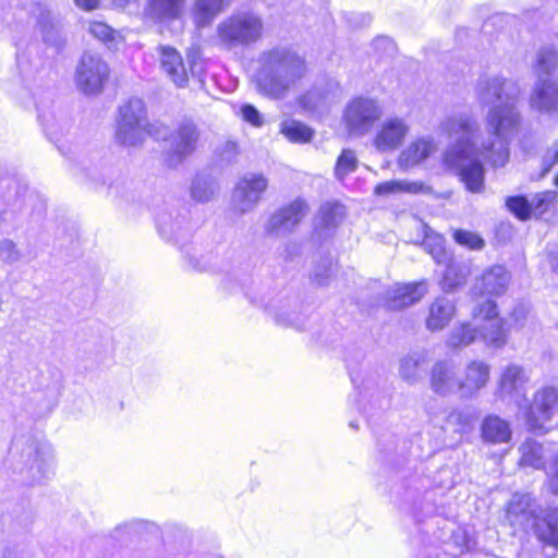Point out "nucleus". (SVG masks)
Wrapping results in <instances>:
<instances>
[{
	"mask_svg": "<svg viewBox=\"0 0 558 558\" xmlns=\"http://www.w3.org/2000/svg\"><path fill=\"white\" fill-rule=\"evenodd\" d=\"M519 86L500 74H484L477 80L475 97L480 106L488 107L485 116L487 137H482L477 119L466 110H452L440 121L441 134L453 140L444 160L458 172L468 191L480 193L484 187L481 158L493 167H504L510 156L509 145L518 135L521 114L517 108Z\"/></svg>",
	"mask_w": 558,
	"mask_h": 558,
	"instance_id": "obj_1",
	"label": "nucleus"
},
{
	"mask_svg": "<svg viewBox=\"0 0 558 558\" xmlns=\"http://www.w3.org/2000/svg\"><path fill=\"white\" fill-rule=\"evenodd\" d=\"M254 82L259 94L283 99L291 88L307 74L305 57L288 45L263 50L256 60Z\"/></svg>",
	"mask_w": 558,
	"mask_h": 558,
	"instance_id": "obj_2",
	"label": "nucleus"
},
{
	"mask_svg": "<svg viewBox=\"0 0 558 558\" xmlns=\"http://www.w3.org/2000/svg\"><path fill=\"white\" fill-rule=\"evenodd\" d=\"M378 448L384 459L392 463L400 473L404 488V508L411 512L414 521L420 523L424 518L438 514L434 490L436 482L425 475V464L422 461H411L403 456L397 457L395 436L387 437V447L384 439L379 440Z\"/></svg>",
	"mask_w": 558,
	"mask_h": 558,
	"instance_id": "obj_3",
	"label": "nucleus"
},
{
	"mask_svg": "<svg viewBox=\"0 0 558 558\" xmlns=\"http://www.w3.org/2000/svg\"><path fill=\"white\" fill-rule=\"evenodd\" d=\"M9 468L24 485L44 484L53 475V449L33 435L15 436L9 450Z\"/></svg>",
	"mask_w": 558,
	"mask_h": 558,
	"instance_id": "obj_4",
	"label": "nucleus"
},
{
	"mask_svg": "<svg viewBox=\"0 0 558 558\" xmlns=\"http://www.w3.org/2000/svg\"><path fill=\"white\" fill-rule=\"evenodd\" d=\"M162 125L149 123L145 104L140 98H131L119 108L116 140L126 147L141 145L147 135L159 138Z\"/></svg>",
	"mask_w": 558,
	"mask_h": 558,
	"instance_id": "obj_5",
	"label": "nucleus"
},
{
	"mask_svg": "<svg viewBox=\"0 0 558 558\" xmlns=\"http://www.w3.org/2000/svg\"><path fill=\"white\" fill-rule=\"evenodd\" d=\"M473 322L454 326L447 340L451 348L465 347L481 339L487 347L501 348L506 344L508 330L501 316H473Z\"/></svg>",
	"mask_w": 558,
	"mask_h": 558,
	"instance_id": "obj_6",
	"label": "nucleus"
},
{
	"mask_svg": "<svg viewBox=\"0 0 558 558\" xmlns=\"http://www.w3.org/2000/svg\"><path fill=\"white\" fill-rule=\"evenodd\" d=\"M263 19L253 11L233 13L217 26L218 41L228 50L253 45L263 37Z\"/></svg>",
	"mask_w": 558,
	"mask_h": 558,
	"instance_id": "obj_7",
	"label": "nucleus"
},
{
	"mask_svg": "<svg viewBox=\"0 0 558 558\" xmlns=\"http://www.w3.org/2000/svg\"><path fill=\"white\" fill-rule=\"evenodd\" d=\"M347 368L354 389L357 391L360 400H356L357 411L365 420L383 412L390 405V397L381 391L378 383L371 375L363 374L360 360L349 355L347 357Z\"/></svg>",
	"mask_w": 558,
	"mask_h": 558,
	"instance_id": "obj_8",
	"label": "nucleus"
},
{
	"mask_svg": "<svg viewBox=\"0 0 558 558\" xmlns=\"http://www.w3.org/2000/svg\"><path fill=\"white\" fill-rule=\"evenodd\" d=\"M166 133L162 126V133L158 140L168 142V148L163 153V161L168 167L175 168L195 151L201 132L192 119L184 118L178 122L168 137Z\"/></svg>",
	"mask_w": 558,
	"mask_h": 558,
	"instance_id": "obj_9",
	"label": "nucleus"
},
{
	"mask_svg": "<svg viewBox=\"0 0 558 558\" xmlns=\"http://www.w3.org/2000/svg\"><path fill=\"white\" fill-rule=\"evenodd\" d=\"M383 116L378 101L371 97H355L351 99L343 111V123L351 136H363Z\"/></svg>",
	"mask_w": 558,
	"mask_h": 558,
	"instance_id": "obj_10",
	"label": "nucleus"
},
{
	"mask_svg": "<svg viewBox=\"0 0 558 558\" xmlns=\"http://www.w3.org/2000/svg\"><path fill=\"white\" fill-rule=\"evenodd\" d=\"M558 412V389L545 386L538 389L533 401L524 410L526 428L536 435L547 433L546 423L550 422Z\"/></svg>",
	"mask_w": 558,
	"mask_h": 558,
	"instance_id": "obj_11",
	"label": "nucleus"
},
{
	"mask_svg": "<svg viewBox=\"0 0 558 558\" xmlns=\"http://www.w3.org/2000/svg\"><path fill=\"white\" fill-rule=\"evenodd\" d=\"M109 77L108 64L96 53L85 52L75 71L77 88L87 95L98 94L102 90Z\"/></svg>",
	"mask_w": 558,
	"mask_h": 558,
	"instance_id": "obj_12",
	"label": "nucleus"
},
{
	"mask_svg": "<svg viewBox=\"0 0 558 558\" xmlns=\"http://www.w3.org/2000/svg\"><path fill=\"white\" fill-rule=\"evenodd\" d=\"M268 187V179L263 173L247 172L236 182L232 203L241 214L253 210L262 201L264 193Z\"/></svg>",
	"mask_w": 558,
	"mask_h": 558,
	"instance_id": "obj_13",
	"label": "nucleus"
},
{
	"mask_svg": "<svg viewBox=\"0 0 558 558\" xmlns=\"http://www.w3.org/2000/svg\"><path fill=\"white\" fill-rule=\"evenodd\" d=\"M308 214V205L303 198H296L275 211L264 226L269 235L279 236L290 233Z\"/></svg>",
	"mask_w": 558,
	"mask_h": 558,
	"instance_id": "obj_14",
	"label": "nucleus"
},
{
	"mask_svg": "<svg viewBox=\"0 0 558 558\" xmlns=\"http://www.w3.org/2000/svg\"><path fill=\"white\" fill-rule=\"evenodd\" d=\"M529 381L524 368L520 365L511 364L507 366L500 376L498 383V395L500 398H509L521 407V400L525 397V385Z\"/></svg>",
	"mask_w": 558,
	"mask_h": 558,
	"instance_id": "obj_15",
	"label": "nucleus"
},
{
	"mask_svg": "<svg viewBox=\"0 0 558 558\" xmlns=\"http://www.w3.org/2000/svg\"><path fill=\"white\" fill-rule=\"evenodd\" d=\"M157 228L160 235L167 241L180 242L191 235L192 226L187 219L186 211L177 209L158 214Z\"/></svg>",
	"mask_w": 558,
	"mask_h": 558,
	"instance_id": "obj_16",
	"label": "nucleus"
},
{
	"mask_svg": "<svg viewBox=\"0 0 558 558\" xmlns=\"http://www.w3.org/2000/svg\"><path fill=\"white\" fill-rule=\"evenodd\" d=\"M338 87V84L331 81L316 84L300 97L299 104L305 112L322 114L335 101Z\"/></svg>",
	"mask_w": 558,
	"mask_h": 558,
	"instance_id": "obj_17",
	"label": "nucleus"
},
{
	"mask_svg": "<svg viewBox=\"0 0 558 558\" xmlns=\"http://www.w3.org/2000/svg\"><path fill=\"white\" fill-rule=\"evenodd\" d=\"M427 292L425 280L396 284L386 292V304L391 311H400L417 303Z\"/></svg>",
	"mask_w": 558,
	"mask_h": 558,
	"instance_id": "obj_18",
	"label": "nucleus"
},
{
	"mask_svg": "<svg viewBox=\"0 0 558 558\" xmlns=\"http://www.w3.org/2000/svg\"><path fill=\"white\" fill-rule=\"evenodd\" d=\"M409 132V125L401 118H389L378 128L374 146L379 151H390L398 148Z\"/></svg>",
	"mask_w": 558,
	"mask_h": 558,
	"instance_id": "obj_19",
	"label": "nucleus"
},
{
	"mask_svg": "<svg viewBox=\"0 0 558 558\" xmlns=\"http://www.w3.org/2000/svg\"><path fill=\"white\" fill-rule=\"evenodd\" d=\"M157 50L161 71L177 87H186L189 73L181 53L170 46H159Z\"/></svg>",
	"mask_w": 558,
	"mask_h": 558,
	"instance_id": "obj_20",
	"label": "nucleus"
},
{
	"mask_svg": "<svg viewBox=\"0 0 558 558\" xmlns=\"http://www.w3.org/2000/svg\"><path fill=\"white\" fill-rule=\"evenodd\" d=\"M461 379L457 377L456 366L450 361L435 363L430 372V387L440 396L460 393Z\"/></svg>",
	"mask_w": 558,
	"mask_h": 558,
	"instance_id": "obj_21",
	"label": "nucleus"
},
{
	"mask_svg": "<svg viewBox=\"0 0 558 558\" xmlns=\"http://www.w3.org/2000/svg\"><path fill=\"white\" fill-rule=\"evenodd\" d=\"M345 207L337 201L322 204L315 217V233L318 238L330 236L345 217Z\"/></svg>",
	"mask_w": 558,
	"mask_h": 558,
	"instance_id": "obj_22",
	"label": "nucleus"
},
{
	"mask_svg": "<svg viewBox=\"0 0 558 558\" xmlns=\"http://www.w3.org/2000/svg\"><path fill=\"white\" fill-rule=\"evenodd\" d=\"M511 280L510 272L502 265H494L486 269L475 286L481 296L504 294Z\"/></svg>",
	"mask_w": 558,
	"mask_h": 558,
	"instance_id": "obj_23",
	"label": "nucleus"
},
{
	"mask_svg": "<svg viewBox=\"0 0 558 558\" xmlns=\"http://www.w3.org/2000/svg\"><path fill=\"white\" fill-rule=\"evenodd\" d=\"M530 106L544 113L558 112V84L554 81L535 82L530 95Z\"/></svg>",
	"mask_w": 558,
	"mask_h": 558,
	"instance_id": "obj_24",
	"label": "nucleus"
},
{
	"mask_svg": "<svg viewBox=\"0 0 558 558\" xmlns=\"http://www.w3.org/2000/svg\"><path fill=\"white\" fill-rule=\"evenodd\" d=\"M490 367L482 361H472L465 368L464 379H461L460 396L471 398L484 388L489 379Z\"/></svg>",
	"mask_w": 558,
	"mask_h": 558,
	"instance_id": "obj_25",
	"label": "nucleus"
},
{
	"mask_svg": "<svg viewBox=\"0 0 558 558\" xmlns=\"http://www.w3.org/2000/svg\"><path fill=\"white\" fill-rule=\"evenodd\" d=\"M185 0H147L144 14L156 23L178 20L183 13Z\"/></svg>",
	"mask_w": 558,
	"mask_h": 558,
	"instance_id": "obj_26",
	"label": "nucleus"
},
{
	"mask_svg": "<svg viewBox=\"0 0 558 558\" xmlns=\"http://www.w3.org/2000/svg\"><path fill=\"white\" fill-rule=\"evenodd\" d=\"M426 354L412 351L400 360L399 375L409 385L417 384L426 374Z\"/></svg>",
	"mask_w": 558,
	"mask_h": 558,
	"instance_id": "obj_27",
	"label": "nucleus"
},
{
	"mask_svg": "<svg viewBox=\"0 0 558 558\" xmlns=\"http://www.w3.org/2000/svg\"><path fill=\"white\" fill-rule=\"evenodd\" d=\"M435 143L432 138H418L412 142L402 150L398 158V165L401 169L408 170L425 160L434 150Z\"/></svg>",
	"mask_w": 558,
	"mask_h": 558,
	"instance_id": "obj_28",
	"label": "nucleus"
},
{
	"mask_svg": "<svg viewBox=\"0 0 558 558\" xmlns=\"http://www.w3.org/2000/svg\"><path fill=\"white\" fill-rule=\"evenodd\" d=\"M532 68L537 76L536 82L553 81L550 76L558 71V50L551 46L542 47Z\"/></svg>",
	"mask_w": 558,
	"mask_h": 558,
	"instance_id": "obj_29",
	"label": "nucleus"
},
{
	"mask_svg": "<svg viewBox=\"0 0 558 558\" xmlns=\"http://www.w3.org/2000/svg\"><path fill=\"white\" fill-rule=\"evenodd\" d=\"M274 325L283 329H293L298 332H310L312 337L320 339L319 320L317 316H272Z\"/></svg>",
	"mask_w": 558,
	"mask_h": 558,
	"instance_id": "obj_30",
	"label": "nucleus"
},
{
	"mask_svg": "<svg viewBox=\"0 0 558 558\" xmlns=\"http://www.w3.org/2000/svg\"><path fill=\"white\" fill-rule=\"evenodd\" d=\"M482 437L493 444L508 442L511 438V428L507 421L497 415H487L481 426Z\"/></svg>",
	"mask_w": 558,
	"mask_h": 558,
	"instance_id": "obj_31",
	"label": "nucleus"
},
{
	"mask_svg": "<svg viewBox=\"0 0 558 558\" xmlns=\"http://www.w3.org/2000/svg\"><path fill=\"white\" fill-rule=\"evenodd\" d=\"M155 524L141 519H133L117 525L110 533V537L116 542H126L141 535L143 532L150 531Z\"/></svg>",
	"mask_w": 558,
	"mask_h": 558,
	"instance_id": "obj_32",
	"label": "nucleus"
},
{
	"mask_svg": "<svg viewBox=\"0 0 558 558\" xmlns=\"http://www.w3.org/2000/svg\"><path fill=\"white\" fill-rule=\"evenodd\" d=\"M535 533L545 545L558 549V509L547 512L544 520L536 525Z\"/></svg>",
	"mask_w": 558,
	"mask_h": 558,
	"instance_id": "obj_33",
	"label": "nucleus"
},
{
	"mask_svg": "<svg viewBox=\"0 0 558 558\" xmlns=\"http://www.w3.org/2000/svg\"><path fill=\"white\" fill-rule=\"evenodd\" d=\"M38 120L43 125L46 136L54 144L68 132V123L65 121L61 122L53 111H45L38 107Z\"/></svg>",
	"mask_w": 558,
	"mask_h": 558,
	"instance_id": "obj_34",
	"label": "nucleus"
},
{
	"mask_svg": "<svg viewBox=\"0 0 558 558\" xmlns=\"http://www.w3.org/2000/svg\"><path fill=\"white\" fill-rule=\"evenodd\" d=\"M447 268L444 272L441 286L446 291L454 290L456 288L465 283L470 275V268L466 264L457 263L450 258L447 262Z\"/></svg>",
	"mask_w": 558,
	"mask_h": 558,
	"instance_id": "obj_35",
	"label": "nucleus"
},
{
	"mask_svg": "<svg viewBox=\"0 0 558 558\" xmlns=\"http://www.w3.org/2000/svg\"><path fill=\"white\" fill-rule=\"evenodd\" d=\"M280 132L292 143L305 144L312 141L314 130L306 124L288 119L280 123Z\"/></svg>",
	"mask_w": 558,
	"mask_h": 558,
	"instance_id": "obj_36",
	"label": "nucleus"
},
{
	"mask_svg": "<svg viewBox=\"0 0 558 558\" xmlns=\"http://www.w3.org/2000/svg\"><path fill=\"white\" fill-rule=\"evenodd\" d=\"M216 180L205 173H198L191 185V195L197 202H208L217 192Z\"/></svg>",
	"mask_w": 558,
	"mask_h": 558,
	"instance_id": "obj_37",
	"label": "nucleus"
},
{
	"mask_svg": "<svg viewBox=\"0 0 558 558\" xmlns=\"http://www.w3.org/2000/svg\"><path fill=\"white\" fill-rule=\"evenodd\" d=\"M226 0H197L195 4V22L198 27H205L223 10Z\"/></svg>",
	"mask_w": 558,
	"mask_h": 558,
	"instance_id": "obj_38",
	"label": "nucleus"
},
{
	"mask_svg": "<svg viewBox=\"0 0 558 558\" xmlns=\"http://www.w3.org/2000/svg\"><path fill=\"white\" fill-rule=\"evenodd\" d=\"M521 465L541 469L543 466V447L534 439H526L520 447Z\"/></svg>",
	"mask_w": 558,
	"mask_h": 558,
	"instance_id": "obj_39",
	"label": "nucleus"
},
{
	"mask_svg": "<svg viewBox=\"0 0 558 558\" xmlns=\"http://www.w3.org/2000/svg\"><path fill=\"white\" fill-rule=\"evenodd\" d=\"M422 245L438 265L447 264L451 258V255L445 248V240L440 235L426 234Z\"/></svg>",
	"mask_w": 558,
	"mask_h": 558,
	"instance_id": "obj_40",
	"label": "nucleus"
},
{
	"mask_svg": "<svg viewBox=\"0 0 558 558\" xmlns=\"http://www.w3.org/2000/svg\"><path fill=\"white\" fill-rule=\"evenodd\" d=\"M357 157L354 150L343 149L335 166V175L339 181L344 179L357 168Z\"/></svg>",
	"mask_w": 558,
	"mask_h": 558,
	"instance_id": "obj_41",
	"label": "nucleus"
},
{
	"mask_svg": "<svg viewBox=\"0 0 558 558\" xmlns=\"http://www.w3.org/2000/svg\"><path fill=\"white\" fill-rule=\"evenodd\" d=\"M530 497L513 495L507 507V518L512 522L529 519Z\"/></svg>",
	"mask_w": 558,
	"mask_h": 558,
	"instance_id": "obj_42",
	"label": "nucleus"
},
{
	"mask_svg": "<svg viewBox=\"0 0 558 558\" xmlns=\"http://www.w3.org/2000/svg\"><path fill=\"white\" fill-rule=\"evenodd\" d=\"M441 428L456 434H463L471 428V418L463 411L453 410L446 415L445 425Z\"/></svg>",
	"mask_w": 558,
	"mask_h": 558,
	"instance_id": "obj_43",
	"label": "nucleus"
},
{
	"mask_svg": "<svg viewBox=\"0 0 558 558\" xmlns=\"http://www.w3.org/2000/svg\"><path fill=\"white\" fill-rule=\"evenodd\" d=\"M508 209L519 219L525 220L530 217L531 205L523 196H512L507 199Z\"/></svg>",
	"mask_w": 558,
	"mask_h": 558,
	"instance_id": "obj_44",
	"label": "nucleus"
},
{
	"mask_svg": "<svg viewBox=\"0 0 558 558\" xmlns=\"http://www.w3.org/2000/svg\"><path fill=\"white\" fill-rule=\"evenodd\" d=\"M453 238L460 245L472 250H481L484 246V240L476 233L470 231L456 230Z\"/></svg>",
	"mask_w": 558,
	"mask_h": 558,
	"instance_id": "obj_45",
	"label": "nucleus"
},
{
	"mask_svg": "<svg viewBox=\"0 0 558 558\" xmlns=\"http://www.w3.org/2000/svg\"><path fill=\"white\" fill-rule=\"evenodd\" d=\"M22 254L12 240H0V259L8 264H14L20 262Z\"/></svg>",
	"mask_w": 558,
	"mask_h": 558,
	"instance_id": "obj_46",
	"label": "nucleus"
},
{
	"mask_svg": "<svg viewBox=\"0 0 558 558\" xmlns=\"http://www.w3.org/2000/svg\"><path fill=\"white\" fill-rule=\"evenodd\" d=\"M90 34L104 43H111L114 40L116 32L102 22H93L89 25Z\"/></svg>",
	"mask_w": 558,
	"mask_h": 558,
	"instance_id": "obj_47",
	"label": "nucleus"
},
{
	"mask_svg": "<svg viewBox=\"0 0 558 558\" xmlns=\"http://www.w3.org/2000/svg\"><path fill=\"white\" fill-rule=\"evenodd\" d=\"M336 266L331 260L327 259L323 265L316 267L314 271V280L319 286H327L330 277L333 275Z\"/></svg>",
	"mask_w": 558,
	"mask_h": 558,
	"instance_id": "obj_48",
	"label": "nucleus"
},
{
	"mask_svg": "<svg viewBox=\"0 0 558 558\" xmlns=\"http://www.w3.org/2000/svg\"><path fill=\"white\" fill-rule=\"evenodd\" d=\"M556 163H558V141L553 143L542 157L543 174L548 173Z\"/></svg>",
	"mask_w": 558,
	"mask_h": 558,
	"instance_id": "obj_49",
	"label": "nucleus"
},
{
	"mask_svg": "<svg viewBox=\"0 0 558 558\" xmlns=\"http://www.w3.org/2000/svg\"><path fill=\"white\" fill-rule=\"evenodd\" d=\"M241 114L246 122H250L254 126H260L263 124L260 113L253 105H243L241 108Z\"/></svg>",
	"mask_w": 558,
	"mask_h": 558,
	"instance_id": "obj_50",
	"label": "nucleus"
},
{
	"mask_svg": "<svg viewBox=\"0 0 558 558\" xmlns=\"http://www.w3.org/2000/svg\"><path fill=\"white\" fill-rule=\"evenodd\" d=\"M549 488L554 495H558V452L553 457L547 471Z\"/></svg>",
	"mask_w": 558,
	"mask_h": 558,
	"instance_id": "obj_51",
	"label": "nucleus"
},
{
	"mask_svg": "<svg viewBox=\"0 0 558 558\" xmlns=\"http://www.w3.org/2000/svg\"><path fill=\"white\" fill-rule=\"evenodd\" d=\"M402 187L403 181H387L376 185L375 193L377 195H388L401 192Z\"/></svg>",
	"mask_w": 558,
	"mask_h": 558,
	"instance_id": "obj_52",
	"label": "nucleus"
},
{
	"mask_svg": "<svg viewBox=\"0 0 558 558\" xmlns=\"http://www.w3.org/2000/svg\"><path fill=\"white\" fill-rule=\"evenodd\" d=\"M451 316H427L426 327L430 331H438L444 329L450 320Z\"/></svg>",
	"mask_w": 558,
	"mask_h": 558,
	"instance_id": "obj_53",
	"label": "nucleus"
},
{
	"mask_svg": "<svg viewBox=\"0 0 558 558\" xmlns=\"http://www.w3.org/2000/svg\"><path fill=\"white\" fill-rule=\"evenodd\" d=\"M373 46L376 50L383 49V53H386V54H392L395 52L393 41L389 37H386V36L377 37L374 40Z\"/></svg>",
	"mask_w": 558,
	"mask_h": 558,
	"instance_id": "obj_54",
	"label": "nucleus"
},
{
	"mask_svg": "<svg viewBox=\"0 0 558 558\" xmlns=\"http://www.w3.org/2000/svg\"><path fill=\"white\" fill-rule=\"evenodd\" d=\"M451 306L446 298L437 299L430 306L429 314H451Z\"/></svg>",
	"mask_w": 558,
	"mask_h": 558,
	"instance_id": "obj_55",
	"label": "nucleus"
},
{
	"mask_svg": "<svg viewBox=\"0 0 558 558\" xmlns=\"http://www.w3.org/2000/svg\"><path fill=\"white\" fill-rule=\"evenodd\" d=\"M185 258H186L189 266L193 270L205 271L208 268L207 262H204L201 258H197L195 254H191L190 252H186Z\"/></svg>",
	"mask_w": 558,
	"mask_h": 558,
	"instance_id": "obj_56",
	"label": "nucleus"
},
{
	"mask_svg": "<svg viewBox=\"0 0 558 558\" xmlns=\"http://www.w3.org/2000/svg\"><path fill=\"white\" fill-rule=\"evenodd\" d=\"M477 307H478V310L475 314H486V315L498 314L496 312L497 305H496L495 301H493L490 299H485L482 302H478Z\"/></svg>",
	"mask_w": 558,
	"mask_h": 558,
	"instance_id": "obj_57",
	"label": "nucleus"
},
{
	"mask_svg": "<svg viewBox=\"0 0 558 558\" xmlns=\"http://www.w3.org/2000/svg\"><path fill=\"white\" fill-rule=\"evenodd\" d=\"M190 72L193 76H201L203 72V62L197 53L189 56Z\"/></svg>",
	"mask_w": 558,
	"mask_h": 558,
	"instance_id": "obj_58",
	"label": "nucleus"
},
{
	"mask_svg": "<svg viewBox=\"0 0 558 558\" xmlns=\"http://www.w3.org/2000/svg\"><path fill=\"white\" fill-rule=\"evenodd\" d=\"M553 199H554V194L551 192L543 193L542 195L537 196L536 207L539 210H546L547 204L550 203Z\"/></svg>",
	"mask_w": 558,
	"mask_h": 558,
	"instance_id": "obj_59",
	"label": "nucleus"
},
{
	"mask_svg": "<svg viewBox=\"0 0 558 558\" xmlns=\"http://www.w3.org/2000/svg\"><path fill=\"white\" fill-rule=\"evenodd\" d=\"M75 4L85 10V11H92L98 8L99 0H74Z\"/></svg>",
	"mask_w": 558,
	"mask_h": 558,
	"instance_id": "obj_60",
	"label": "nucleus"
},
{
	"mask_svg": "<svg viewBox=\"0 0 558 558\" xmlns=\"http://www.w3.org/2000/svg\"><path fill=\"white\" fill-rule=\"evenodd\" d=\"M423 183L421 182H407L403 181V187L401 192L418 193L423 190Z\"/></svg>",
	"mask_w": 558,
	"mask_h": 558,
	"instance_id": "obj_61",
	"label": "nucleus"
},
{
	"mask_svg": "<svg viewBox=\"0 0 558 558\" xmlns=\"http://www.w3.org/2000/svg\"><path fill=\"white\" fill-rule=\"evenodd\" d=\"M508 19H509V16L505 15V14L494 15V16H492L489 20H487L485 22L484 28L487 29L490 26H495L497 24H501V23L506 22Z\"/></svg>",
	"mask_w": 558,
	"mask_h": 558,
	"instance_id": "obj_62",
	"label": "nucleus"
},
{
	"mask_svg": "<svg viewBox=\"0 0 558 558\" xmlns=\"http://www.w3.org/2000/svg\"><path fill=\"white\" fill-rule=\"evenodd\" d=\"M0 558H17V554L14 548L3 546L0 548Z\"/></svg>",
	"mask_w": 558,
	"mask_h": 558,
	"instance_id": "obj_63",
	"label": "nucleus"
},
{
	"mask_svg": "<svg viewBox=\"0 0 558 558\" xmlns=\"http://www.w3.org/2000/svg\"><path fill=\"white\" fill-rule=\"evenodd\" d=\"M463 538H464V542H463V549L465 550H470L473 546V541L470 539L465 533H463Z\"/></svg>",
	"mask_w": 558,
	"mask_h": 558,
	"instance_id": "obj_64",
	"label": "nucleus"
}]
</instances>
